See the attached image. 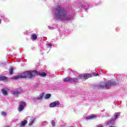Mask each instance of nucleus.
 <instances>
[{
  "instance_id": "obj_1",
  "label": "nucleus",
  "mask_w": 127,
  "mask_h": 127,
  "mask_svg": "<svg viewBox=\"0 0 127 127\" xmlns=\"http://www.w3.org/2000/svg\"><path fill=\"white\" fill-rule=\"evenodd\" d=\"M53 13L54 15L56 20L66 21L73 19V16L68 12L67 10L61 6L55 8L53 11Z\"/></svg>"
},
{
  "instance_id": "obj_2",
  "label": "nucleus",
  "mask_w": 127,
  "mask_h": 127,
  "mask_svg": "<svg viewBox=\"0 0 127 127\" xmlns=\"http://www.w3.org/2000/svg\"><path fill=\"white\" fill-rule=\"evenodd\" d=\"M37 73V71H26L25 72H23L22 75L13 76L11 78V79H14V80H17V79H19L20 78H29V79H31L33 78L34 76H35V74H36Z\"/></svg>"
},
{
  "instance_id": "obj_3",
  "label": "nucleus",
  "mask_w": 127,
  "mask_h": 127,
  "mask_svg": "<svg viewBox=\"0 0 127 127\" xmlns=\"http://www.w3.org/2000/svg\"><path fill=\"white\" fill-rule=\"evenodd\" d=\"M120 116L121 112L115 113L114 115V118H112L110 120L105 122L106 126H114V125H115V122H116L117 119H119V117Z\"/></svg>"
},
{
  "instance_id": "obj_4",
  "label": "nucleus",
  "mask_w": 127,
  "mask_h": 127,
  "mask_svg": "<svg viewBox=\"0 0 127 127\" xmlns=\"http://www.w3.org/2000/svg\"><path fill=\"white\" fill-rule=\"evenodd\" d=\"M11 93L15 97H18L21 94V90L17 89L15 91H12Z\"/></svg>"
},
{
  "instance_id": "obj_5",
  "label": "nucleus",
  "mask_w": 127,
  "mask_h": 127,
  "mask_svg": "<svg viewBox=\"0 0 127 127\" xmlns=\"http://www.w3.org/2000/svg\"><path fill=\"white\" fill-rule=\"evenodd\" d=\"M24 107H25V102H20L18 108L19 112H21V111H22L24 109Z\"/></svg>"
},
{
  "instance_id": "obj_6",
  "label": "nucleus",
  "mask_w": 127,
  "mask_h": 127,
  "mask_svg": "<svg viewBox=\"0 0 127 127\" xmlns=\"http://www.w3.org/2000/svg\"><path fill=\"white\" fill-rule=\"evenodd\" d=\"M91 77H92V74H80L79 75V78L80 79H83V78H84V79H88V78H91Z\"/></svg>"
},
{
  "instance_id": "obj_7",
  "label": "nucleus",
  "mask_w": 127,
  "mask_h": 127,
  "mask_svg": "<svg viewBox=\"0 0 127 127\" xmlns=\"http://www.w3.org/2000/svg\"><path fill=\"white\" fill-rule=\"evenodd\" d=\"M8 91H9V89L8 88H2L1 89V92H2V94H3V95L4 96H7Z\"/></svg>"
},
{
  "instance_id": "obj_8",
  "label": "nucleus",
  "mask_w": 127,
  "mask_h": 127,
  "mask_svg": "<svg viewBox=\"0 0 127 127\" xmlns=\"http://www.w3.org/2000/svg\"><path fill=\"white\" fill-rule=\"evenodd\" d=\"M106 84V88H110L112 85H115V82H112L111 81H109L107 83H105Z\"/></svg>"
},
{
  "instance_id": "obj_9",
  "label": "nucleus",
  "mask_w": 127,
  "mask_h": 127,
  "mask_svg": "<svg viewBox=\"0 0 127 127\" xmlns=\"http://www.w3.org/2000/svg\"><path fill=\"white\" fill-rule=\"evenodd\" d=\"M35 75H38V76H41V77H45L46 76V73L45 72H38L35 73Z\"/></svg>"
},
{
  "instance_id": "obj_10",
  "label": "nucleus",
  "mask_w": 127,
  "mask_h": 127,
  "mask_svg": "<svg viewBox=\"0 0 127 127\" xmlns=\"http://www.w3.org/2000/svg\"><path fill=\"white\" fill-rule=\"evenodd\" d=\"M79 79H80L79 76L78 78L71 77V82H70V83H74V82H78Z\"/></svg>"
},
{
  "instance_id": "obj_11",
  "label": "nucleus",
  "mask_w": 127,
  "mask_h": 127,
  "mask_svg": "<svg viewBox=\"0 0 127 127\" xmlns=\"http://www.w3.org/2000/svg\"><path fill=\"white\" fill-rule=\"evenodd\" d=\"M63 82H70L71 83V77H67L63 79Z\"/></svg>"
},
{
  "instance_id": "obj_12",
  "label": "nucleus",
  "mask_w": 127,
  "mask_h": 127,
  "mask_svg": "<svg viewBox=\"0 0 127 127\" xmlns=\"http://www.w3.org/2000/svg\"><path fill=\"white\" fill-rule=\"evenodd\" d=\"M94 118H96V116L93 115H91L90 116H88L86 120H93V119H94Z\"/></svg>"
},
{
  "instance_id": "obj_13",
  "label": "nucleus",
  "mask_w": 127,
  "mask_h": 127,
  "mask_svg": "<svg viewBox=\"0 0 127 127\" xmlns=\"http://www.w3.org/2000/svg\"><path fill=\"white\" fill-rule=\"evenodd\" d=\"M26 124H27V121L24 120V121L22 122L20 127H24Z\"/></svg>"
},
{
  "instance_id": "obj_14",
  "label": "nucleus",
  "mask_w": 127,
  "mask_h": 127,
  "mask_svg": "<svg viewBox=\"0 0 127 127\" xmlns=\"http://www.w3.org/2000/svg\"><path fill=\"white\" fill-rule=\"evenodd\" d=\"M50 107L51 108H54V107H56V102H52L50 104Z\"/></svg>"
},
{
  "instance_id": "obj_15",
  "label": "nucleus",
  "mask_w": 127,
  "mask_h": 127,
  "mask_svg": "<svg viewBox=\"0 0 127 127\" xmlns=\"http://www.w3.org/2000/svg\"><path fill=\"white\" fill-rule=\"evenodd\" d=\"M106 83L102 82L100 84L99 87H101V88H106Z\"/></svg>"
},
{
  "instance_id": "obj_16",
  "label": "nucleus",
  "mask_w": 127,
  "mask_h": 127,
  "mask_svg": "<svg viewBox=\"0 0 127 127\" xmlns=\"http://www.w3.org/2000/svg\"><path fill=\"white\" fill-rule=\"evenodd\" d=\"M87 7H88V4H87L81 5V8H84V9H85V10H86V9H87Z\"/></svg>"
},
{
  "instance_id": "obj_17",
  "label": "nucleus",
  "mask_w": 127,
  "mask_h": 127,
  "mask_svg": "<svg viewBox=\"0 0 127 127\" xmlns=\"http://www.w3.org/2000/svg\"><path fill=\"white\" fill-rule=\"evenodd\" d=\"M44 95V94H43V93L40 94V95L37 97V100H41V99H42Z\"/></svg>"
},
{
  "instance_id": "obj_18",
  "label": "nucleus",
  "mask_w": 127,
  "mask_h": 127,
  "mask_svg": "<svg viewBox=\"0 0 127 127\" xmlns=\"http://www.w3.org/2000/svg\"><path fill=\"white\" fill-rule=\"evenodd\" d=\"M35 121V118H34L33 120L30 121L29 123V126H30V127H31V126L33 125V123H34Z\"/></svg>"
},
{
  "instance_id": "obj_19",
  "label": "nucleus",
  "mask_w": 127,
  "mask_h": 127,
  "mask_svg": "<svg viewBox=\"0 0 127 127\" xmlns=\"http://www.w3.org/2000/svg\"><path fill=\"white\" fill-rule=\"evenodd\" d=\"M4 80H6V77L5 76H0V81H4Z\"/></svg>"
},
{
  "instance_id": "obj_20",
  "label": "nucleus",
  "mask_w": 127,
  "mask_h": 127,
  "mask_svg": "<svg viewBox=\"0 0 127 127\" xmlns=\"http://www.w3.org/2000/svg\"><path fill=\"white\" fill-rule=\"evenodd\" d=\"M48 125V122L47 121H43L42 122V126H47Z\"/></svg>"
},
{
  "instance_id": "obj_21",
  "label": "nucleus",
  "mask_w": 127,
  "mask_h": 127,
  "mask_svg": "<svg viewBox=\"0 0 127 127\" xmlns=\"http://www.w3.org/2000/svg\"><path fill=\"white\" fill-rule=\"evenodd\" d=\"M32 37L34 40H36V39H37V36H36L35 34H33L32 35Z\"/></svg>"
},
{
  "instance_id": "obj_22",
  "label": "nucleus",
  "mask_w": 127,
  "mask_h": 127,
  "mask_svg": "<svg viewBox=\"0 0 127 127\" xmlns=\"http://www.w3.org/2000/svg\"><path fill=\"white\" fill-rule=\"evenodd\" d=\"M10 74H13V67H10L9 69Z\"/></svg>"
},
{
  "instance_id": "obj_23",
  "label": "nucleus",
  "mask_w": 127,
  "mask_h": 127,
  "mask_svg": "<svg viewBox=\"0 0 127 127\" xmlns=\"http://www.w3.org/2000/svg\"><path fill=\"white\" fill-rule=\"evenodd\" d=\"M51 97V94H47L46 95V97H45V99H49Z\"/></svg>"
},
{
  "instance_id": "obj_24",
  "label": "nucleus",
  "mask_w": 127,
  "mask_h": 127,
  "mask_svg": "<svg viewBox=\"0 0 127 127\" xmlns=\"http://www.w3.org/2000/svg\"><path fill=\"white\" fill-rule=\"evenodd\" d=\"M1 116H3V117H5L6 116V113L3 112L1 113Z\"/></svg>"
},
{
  "instance_id": "obj_25",
  "label": "nucleus",
  "mask_w": 127,
  "mask_h": 127,
  "mask_svg": "<svg viewBox=\"0 0 127 127\" xmlns=\"http://www.w3.org/2000/svg\"><path fill=\"white\" fill-rule=\"evenodd\" d=\"M51 125H52V127H55V126H56L55 122L52 121L51 123Z\"/></svg>"
},
{
  "instance_id": "obj_26",
  "label": "nucleus",
  "mask_w": 127,
  "mask_h": 127,
  "mask_svg": "<svg viewBox=\"0 0 127 127\" xmlns=\"http://www.w3.org/2000/svg\"><path fill=\"white\" fill-rule=\"evenodd\" d=\"M47 46H49V47H51H51H52V44L51 43L47 44Z\"/></svg>"
},
{
  "instance_id": "obj_27",
  "label": "nucleus",
  "mask_w": 127,
  "mask_h": 127,
  "mask_svg": "<svg viewBox=\"0 0 127 127\" xmlns=\"http://www.w3.org/2000/svg\"><path fill=\"white\" fill-rule=\"evenodd\" d=\"M56 106H57V105H60V102L58 101H56Z\"/></svg>"
},
{
  "instance_id": "obj_28",
  "label": "nucleus",
  "mask_w": 127,
  "mask_h": 127,
  "mask_svg": "<svg viewBox=\"0 0 127 127\" xmlns=\"http://www.w3.org/2000/svg\"><path fill=\"white\" fill-rule=\"evenodd\" d=\"M93 76H98V73H97L96 75V74L95 73H93Z\"/></svg>"
},
{
  "instance_id": "obj_29",
  "label": "nucleus",
  "mask_w": 127,
  "mask_h": 127,
  "mask_svg": "<svg viewBox=\"0 0 127 127\" xmlns=\"http://www.w3.org/2000/svg\"><path fill=\"white\" fill-rule=\"evenodd\" d=\"M97 127H103V126H101V125H98L97 126Z\"/></svg>"
},
{
  "instance_id": "obj_30",
  "label": "nucleus",
  "mask_w": 127,
  "mask_h": 127,
  "mask_svg": "<svg viewBox=\"0 0 127 127\" xmlns=\"http://www.w3.org/2000/svg\"><path fill=\"white\" fill-rule=\"evenodd\" d=\"M2 18H3V16H1Z\"/></svg>"
}]
</instances>
